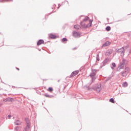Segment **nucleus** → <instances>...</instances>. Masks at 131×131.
Returning <instances> with one entry per match:
<instances>
[{
    "mask_svg": "<svg viewBox=\"0 0 131 131\" xmlns=\"http://www.w3.org/2000/svg\"><path fill=\"white\" fill-rule=\"evenodd\" d=\"M16 69L17 70H20V69H19V68H16Z\"/></svg>",
    "mask_w": 131,
    "mask_h": 131,
    "instance_id": "36",
    "label": "nucleus"
},
{
    "mask_svg": "<svg viewBox=\"0 0 131 131\" xmlns=\"http://www.w3.org/2000/svg\"><path fill=\"white\" fill-rule=\"evenodd\" d=\"M110 102H111V103H115V101H114V98H111L110 99Z\"/></svg>",
    "mask_w": 131,
    "mask_h": 131,
    "instance_id": "23",
    "label": "nucleus"
},
{
    "mask_svg": "<svg viewBox=\"0 0 131 131\" xmlns=\"http://www.w3.org/2000/svg\"><path fill=\"white\" fill-rule=\"evenodd\" d=\"M12 88H15V86H12Z\"/></svg>",
    "mask_w": 131,
    "mask_h": 131,
    "instance_id": "38",
    "label": "nucleus"
},
{
    "mask_svg": "<svg viewBox=\"0 0 131 131\" xmlns=\"http://www.w3.org/2000/svg\"><path fill=\"white\" fill-rule=\"evenodd\" d=\"M43 96H45L47 98H53V97H54V96L50 95L48 94V93H45V94H43Z\"/></svg>",
    "mask_w": 131,
    "mask_h": 131,
    "instance_id": "13",
    "label": "nucleus"
},
{
    "mask_svg": "<svg viewBox=\"0 0 131 131\" xmlns=\"http://www.w3.org/2000/svg\"><path fill=\"white\" fill-rule=\"evenodd\" d=\"M20 128H21V127L17 126H16V127H15V130H16V131H18L19 129H20Z\"/></svg>",
    "mask_w": 131,
    "mask_h": 131,
    "instance_id": "26",
    "label": "nucleus"
},
{
    "mask_svg": "<svg viewBox=\"0 0 131 131\" xmlns=\"http://www.w3.org/2000/svg\"><path fill=\"white\" fill-rule=\"evenodd\" d=\"M57 9H59V7H58Z\"/></svg>",
    "mask_w": 131,
    "mask_h": 131,
    "instance_id": "40",
    "label": "nucleus"
},
{
    "mask_svg": "<svg viewBox=\"0 0 131 131\" xmlns=\"http://www.w3.org/2000/svg\"><path fill=\"white\" fill-rule=\"evenodd\" d=\"M4 1H5L6 2H13V0H1V1H0V2L3 3V2H4Z\"/></svg>",
    "mask_w": 131,
    "mask_h": 131,
    "instance_id": "28",
    "label": "nucleus"
},
{
    "mask_svg": "<svg viewBox=\"0 0 131 131\" xmlns=\"http://www.w3.org/2000/svg\"><path fill=\"white\" fill-rule=\"evenodd\" d=\"M73 36H74V37H79L80 36V34L76 31H75L73 32Z\"/></svg>",
    "mask_w": 131,
    "mask_h": 131,
    "instance_id": "7",
    "label": "nucleus"
},
{
    "mask_svg": "<svg viewBox=\"0 0 131 131\" xmlns=\"http://www.w3.org/2000/svg\"><path fill=\"white\" fill-rule=\"evenodd\" d=\"M96 60L97 61H100V56H99V54H97L96 56Z\"/></svg>",
    "mask_w": 131,
    "mask_h": 131,
    "instance_id": "27",
    "label": "nucleus"
},
{
    "mask_svg": "<svg viewBox=\"0 0 131 131\" xmlns=\"http://www.w3.org/2000/svg\"><path fill=\"white\" fill-rule=\"evenodd\" d=\"M49 36L52 39H56V38H57V36H56V35H54L53 33L49 34Z\"/></svg>",
    "mask_w": 131,
    "mask_h": 131,
    "instance_id": "9",
    "label": "nucleus"
},
{
    "mask_svg": "<svg viewBox=\"0 0 131 131\" xmlns=\"http://www.w3.org/2000/svg\"><path fill=\"white\" fill-rule=\"evenodd\" d=\"M97 70L95 69L92 70V73L90 74V77H93L94 78V77L96 76V73L97 72Z\"/></svg>",
    "mask_w": 131,
    "mask_h": 131,
    "instance_id": "5",
    "label": "nucleus"
},
{
    "mask_svg": "<svg viewBox=\"0 0 131 131\" xmlns=\"http://www.w3.org/2000/svg\"><path fill=\"white\" fill-rule=\"evenodd\" d=\"M48 91H49V92H53V88H52V87H49V88H48Z\"/></svg>",
    "mask_w": 131,
    "mask_h": 131,
    "instance_id": "25",
    "label": "nucleus"
},
{
    "mask_svg": "<svg viewBox=\"0 0 131 131\" xmlns=\"http://www.w3.org/2000/svg\"><path fill=\"white\" fill-rule=\"evenodd\" d=\"M92 23H93V19H90L89 20V24H91V25H92Z\"/></svg>",
    "mask_w": 131,
    "mask_h": 131,
    "instance_id": "33",
    "label": "nucleus"
},
{
    "mask_svg": "<svg viewBox=\"0 0 131 131\" xmlns=\"http://www.w3.org/2000/svg\"><path fill=\"white\" fill-rule=\"evenodd\" d=\"M92 27V25L89 23L87 25H86V28H88V27Z\"/></svg>",
    "mask_w": 131,
    "mask_h": 131,
    "instance_id": "29",
    "label": "nucleus"
},
{
    "mask_svg": "<svg viewBox=\"0 0 131 131\" xmlns=\"http://www.w3.org/2000/svg\"><path fill=\"white\" fill-rule=\"evenodd\" d=\"M122 86L123 88H126V86H127V82H124L122 84Z\"/></svg>",
    "mask_w": 131,
    "mask_h": 131,
    "instance_id": "21",
    "label": "nucleus"
},
{
    "mask_svg": "<svg viewBox=\"0 0 131 131\" xmlns=\"http://www.w3.org/2000/svg\"><path fill=\"white\" fill-rule=\"evenodd\" d=\"M73 50H76V48H73Z\"/></svg>",
    "mask_w": 131,
    "mask_h": 131,
    "instance_id": "37",
    "label": "nucleus"
},
{
    "mask_svg": "<svg viewBox=\"0 0 131 131\" xmlns=\"http://www.w3.org/2000/svg\"><path fill=\"white\" fill-rule=\"evenodd\" d=\"M74 28H75V29H79L80 28V26H79V25H76L74 26Z\"/></svg>",
    "mask_w": 131,
    "mask_h": 131,
    "instance_id": "16",
    "label": "nucleus"
},
{
    "mask_svg": "<svg viewBox=\"0 0 131 131\" xmlns=\"http://www.w3.org/2000/svg\"><path fill=\"white\" fill-rule=\"evenodd\" d=\"M126 62H127V60L125 59L124 58L122 59V61L120 63L121 65L120 66L121 69H123V67H124L125 65H126Z\"/></svg>",
    "mask_w": 131,
    "mask_h": 131,
    "instance_id": "4",
    "label": "nucleus"
},
{
    "mask_svg": "<svg viewBox=\"0 0 131 131\" xmlns=\"http://www.w3.org/2000/svg\"><path fill=\"white\" fill-rule=\"evenodd\" d=\"M89 19H90V17H89V16H86L85 18H84L83 19V22H86V21H88V20H89Z\"/></svg>",
    "mask_w": 131,
    "mask_h": 131,
    "instance_id": "20",
    "label": "nucleus"
},
{
    "mask_svg": "<svg viewBox=\"0 0 131 131\" xmlns=\"http://www.w3.org/2000/svg\"><path fill=\"white\" fill-rule=\"evenodd\" d=\"M45 45V41L43 39H39L37 42V46H40L41 45Z\"/></svg>",
    "mask_w": 131,
    "mask_h": 131,
    "instance_id": "8",
    "label": "nucleus"
},
{
    "mask_svg": "<svg viewBox=\"0 0 131 131\" xmlns=\"http://www.w3.org/2000/svg\"><path fill=\"white\" fill-rule=\"evenodd\" d=\"M68 2V1H67Z\"/></svg>",
    "mask_w": 131,
    "mask_h": 131,
    "instance_id": "41",
    "label": "nucleus"
},
{
    "mask_svg": "<svg viewBox=\"0 0 131 131\" xmlns=\"http://www.w3.org/2000/svg\"><path fill=\"white\" fill-rule=\"evenodd\" d=\"M15 125H21V121L18 120H16V122H14Z\"/></svg>",
    "mask_w": 131,
    "mask_h": 131,
    "instance_id": "14",
    "label": "nucleus"
},
{
    "mask_svg": "<svg viewBox=\"0 0 131 131\" xmlns=\"http://www.w3.org/2000/svg\"><path fill=\"white\" fill-rule=\"evenodd\" d=\"M107 20H109V18H107Z\"/></svg>",
    "mask_w": 131,
    "mask_h": 131,
    "instance_id": "39",
    "label": "nucleus"
},
{
    "mask_svg": "<svg viewBox=\"0 0 131 131\" xmlns=\"http://www.w3.org/2000/svg\"><path fill=\"white\" fill-rule=\"evenodd\" d=\"M80 24L81 26L82 27V28H86V25H85V24L84 23L83 21H81Z\"/></svg>",
    "mask_w": 131,
    "mask_h": 131,
    "instance_id": "11",
    "label": "nucleus"
},
{
    "mask_svg": "<svg viewBox=\"0 0 131 131\" xmlns=\"http://www.w3.org/2000/svg\"><path fill=\"white\" fill-rule=\"evenodd\" d=\"M25 121L27 124V126H29V128H30V123H29V119L28 118H26Z\"/></svg>",
    "mask_w": 131,
    "mask_h": 131,
    "instance_id": "12",
    "label": "nucleus"
},
{
    "mask_svg": "<svg viewBox=\"0 0 131 131\" xmlns=\"http://www.w3.org/2000/svg\"><path fill=\"white\" fill-rule=\"evenodd\" d=\"M30 128H29V126H26V127H25V128L24 129V130L23 131H28L29 130V129Z\"/></svg>",
    "mask_w": 131,
    "mask_h": 131,
    "instance_id": "22",
    "label": "nucleus"
},
{
    "mask_svg": "<svg viewBox=\"0 0 131 131\" xmlns=\"http://www.w3.org/2000/svg\"><path fill=\"white\" fill-rule=\"evenodd\" d=\"M106 31H110L111 30V27L109 26H107L105 28Z\"/></svg>",
    "mask_w": 131,
    "mask_h": 131,
    "instance_id": "19",
    "label": "nucleus"
},
{
    "mask_svg": "<svg viewBox=\"0 0 131 131\" xmlns=\"http://www.w3.org/2000/svg\"><path fill=\"white\" fill-rule=\"evenodd\" d=\"M67 40H68V39H67V38H63L62 39V42H65V41H67Z\"/></svg>",
    "mask_w": 131,
    "mask_h": 131,
    "instance_id": "24",
    "label": "nucleus"
},
{
    "mask_svg": "<svg viewBox=\"0 0 131 131\" xmlns=\"http://www.w3.org/2000/svg\"><path fill=\"white\" fill-rule=\"evenodd\" d=\"M112 66L111 67V69H112V70H114V68L116 67V64L115 62L112 63Z\"/></svg>",
    "mask_w": 131,
    "mask_h": 131,
    "instance_id": "18",
    "label": "nucleus"
},
{
    "mask_svg": "<svg viewBox=\"0 0 131 131\" xmlns=\"http://www.w3.org/2000/svg\"><path fill=\"white\" fill-rule=\"evenodd\" d=\"M111 54H112V51L108 50L107 51H106L105 55L106 56H108V55H111Z\"/></svg>",
    "mask_w": 131,
    "mask_h": 131,
    "instance_id": "17",
    "label": "nucleus"
},
{
    "mask_svg": "<svg viewBox=\"0 0 131 131\" xmlns=\"http://www.w3.org/2000/svg\"><path fill=\"white\" fill-rule=\"evenodd\" d=\"M116 53L118 54H120L121 56L123 57V56H124V53H125L124 47H122L121 48L117 49L116 50Z\"/></svg>",
    "mask_w": 131,
    "mask_h": 131,
    "instance_id": "2",
    "label": "nucleus"
},
{
    "mask_svg": "<svg viewBox=\"0 0 131 131\" xmlns=\"http://www.w3.org/2000/svg\"><path fill=\"white\" fill-rule=\"evenodd\" d=\"M108 62H110V58L107 57L105 58L102 63H101L100 68L104 67V66H106Z\"/></svg>",
    "mask_w": 131,
    "mask_h": 131,
    "instance_id": "3",
    "label": "nucleus"
},
{
    "mask_svg": "<svg viewBox=\"0 0 131 131\" xmlns=\"http://www.w3.org/2000/svg\"><path fill=\"white\" fill-rule=\"evenodd\" d=\"M79 73V71L77 70L73 72L70 76V78L73 77V76H75V75H77V74Z\"/></svg>",
    "mask_w": 131,
    "mask_h": 131,
    "instance_id": "6",
    "label": "nucleus"
},
{
    "mask_svg": "<svg viewBox=\"0 0 131 131\" xmlns=\"http://www.w3.org/2000/svg\"><path fill=\"white\" fill-rule=\"evenodd\" d=\"M8 101H9V98H6L4 100V102H8Z\"/></svg>",
    "mask_w": 131,
    "mask_h": 131,
    "instance_id": "32",
    "label": "nucleus"
},
{
    "mask_svg": "<svg viewBox=\"0 0 131 131\" xmlns=\"http://www.w3.org/2000/svg\"><path fill=\"white\" fill-rule=\"evenodd\" d=\"M14 101V98H11L9 99V101L10 102H13Z\"/></svg>",
    "mask_w": 131,
    "mask_h": 131,
    "instance_id": "31",
    "label": "nucleus"
},
{
    "mask_svg": "<svg viewBox=\"0 0 131 131\" xmlns=\"http://www.w3.org/2000/svg\"><path fill=\"white\" fill-rule=\"evenodd\" d=\"M11 115H8V118H9V119H11Z\"/></svg>",
    "mask_w": 131,
    "mask_h": 131,
    "instance_id": "34",
    "label": "nucleus"
},
{
    "mask_svg": "<svg viewBox=\"0 0 131 131\" xmlns=\"http://www.w3.org/2000/svg\"><path fill=\"white\" fill-rule=\"evenodd\" d=\"M110 79H111V77H107L106 80H105V82H107V81H108V80H110Z\"/></svg>",
    "mask_w": 131,
    "mask_h": 131,
    "instance_id": "30",
    "label": "nucleus"
},
{
    "mask_svg": "<svg viewBox=\"0 0 131 131\" xmlns=\"http://www.w3.org/2000/svg\"><path fill=\"white\" fill-rule=\"evenodd\" d=\"M111 42L109 41H106L104 43H103L102 46V48H104V47H108V46H110Z\"/></svg>",
    "mask_w": 131,
    "mask_h": 131,
    "instance_id": "10",
    "label": "nucleus"
},
{
    "mask_svg": "<svg viewBox=\"0 0 131 131\" xmlns=\"http://www.w3.org/2000/svg\"><path fill=\"white\" fill-rule=\"evenodd\" d=\"M129 71H130V69L129 67H125L124 69V71L121 72V76H122V77H126V76H127V74L129 73Z\"/></svg>",
    "mask_w": 131,
    "mask_h": 131,
    "instance_id": "1",
    "label": "nucleus"
},
{
    "mask_svg": "<svg viewBox=\"0 0 131 131\" xmlns=\"http://www.w3.org/2000/svg\"><path fill=\"white\" fill-rule=\"evenodd\" d=\"M91 78L92 79V80H95V77H93H93H91Z\"/></svg>",
    "mask_w": 131,
    "mask_h": 131,
    "instance_id": "35",
    "label": "nucleus"
},
{
    "mask_svg": "<svg viewBox=\"0 0 131 131\" xmlns=\"http://www.w3.org/2000/svg\"><path fill=\"white\" fill-rule=\"evenodd\" d=\"M95 90L96 92L100 93V92H101V88L100 86H97L95 88Z\"/></svg>",
    "mask_w": 131,
    "mask_h": 131,
    "instance_id": "15",
    "label": "nucleus"
}]
</instances>
